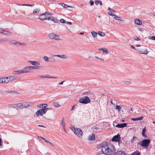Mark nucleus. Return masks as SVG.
Masks as SVG:
<instances>
[{
  "mask_svg": "<svg viewBox=\"0 0 155 155\" xmlns=\"http://www.w3.org/2000/svg\"><path fill=\"white\" fill-rule=\"evenodd\" d=\"M116 149L113 145L110 144L107 148L103 149V154L106 155H114L115 153Z\"/></svg>",
  "mask_w": 155,
  "mask_h": 155,
  "instance_id": "1",
  "label": "nucleus"
},
{
  "mask_svg": "<svg viewBox=\"0 0 155 155\" xmlns=\"http://www.w3.org/2000/svg\"><path fill=\"white\" fill-rule=\"evenodd\" d=\"M150 142V140L149 139H144L143 140L139 142L138 143V145H140L142 147H145L146 148H148Z\"/></svg>",
  "mask_w": 155,
  "mask_h": 155,
  "instance_id": "2",
  "label": "nucleus"
},
{
  "mask_svg": "<svg viewBox=\"0 0 155 155\" xmlns=\"http://www.w3.org/2000/svg\"><path fill=\"white\" fill-rule=\"evenodd\" d=\"M79 101L80 103L86 104L90 103L91 102V100L90 98L87 96H84V98H80Z\"/></svg>",
  "mask_w": 155,
  "mask_h": 155,
  "instance_id": "3",
  "label": "nucleus"
},
{
  "mask_svg": "<svg viewBox=\"0 0 155 155\" xmlns=\"http://www.w3.org/2000/svg\"><path fill=\"white\" fill-rule=\"evenodd\" d=\"M73 129H72L74 133L76 135H77L78 137H81L83 134V132L82 130L80 128H76L74 127H73Z\"/></svg>",
  "mask_w": 155,
  "mask_h": 155,
  "instance_id": "4",
  "label": "nucleus"
},
{
  "mask_svg": "<svg viewBox=\"0 0 155 155\" xmlns=\"http://www.w3.org/2000/svg\"><path fill=\"white\" fill-rule=\"evenodd\" d=\"M48 36L50 38L54 39L56 40H58L60 39L59 35H57L53 33L49 34Z\"/></svg>",
  "mask_w": 155,
  "mask_h": 155,
  "instance_id": "5",
  "label": "nucleus"
},
{
  "mask_svg": "<svg viewBox=\"0 0 155 155\" xmlns=\"http://www.w3.org/2000/svg\"><path fill=\"white\" fill-rule=\"evenodd\" d=\"M121 139L120 135L119 134H117V135L114 136L112 139V141L115 142H119Z\"/></svg>",
  "mask_w": 155,
  "mask_h": 155,
  "instance_id": "6",
  "label": "nucleus"
},
{
  "mask_svg": "<svg viewBox=\"0 0 155 155\" xmlns=\"http://www.w3.org/2000/svg\"><path fill=\"white\" fill-rule=\"evenodd\" d=\"M33 103L31 102H27L24 103H22V105L20 107L21 108H23L27 107H28L30 106L31 104L33 105Z\"/></svg>",
  "mask_w": 155,
  "mask_h": 155,
  "instance_id": "7",
  "label": "nucleus"
},
{
  "mask_svg": "<svg viewBox=\"0 0 155 155\" xmlns=\"http://www.w3.org/2000/svg\"><path fill=\"white\" fill-rule=\"evenodd\" d=\"M110 144H108V143L107 141H104L101 143V147H102L101 149V151L103 152V149L107 148Z\"/></svg>",
  "mask_w": 155,
  "mask_h": 155,
  "instance_id": "8",
  "label": "nucleus"
},
{
  "mask_svg": "<svg viewBox=\"0 0 155 155\" xmlns=\"http://www.w3.org/2000/svg\"><path fill=\"white\" fill-rule=\"evenodd\" d=\"M108 14L109 15L114 16V18L116 20H119L120 21H123V20L120 17H119L117 16L116 15L114 14H111L110 13H109V12H108Z\"/></svg>",
  "mask_w": 155,
  "mask_h": 155,
  "instance_id": "9",
  "label": "nucleus"
},
{
  "mask_svg": "<svg viewBox=\"0 0 155 155\" xmlns=\"http://www.w3.org/2000/svg\"><path fill=\"white\" fill-rule=\"evenodd\" d=\"M127 124L126 123L117 124L116 126L117 127L119 128H123L127 127Z\"/></svg>",
  "mask_w": 155,
  "mask_h": 155,
  "instance_id": "10",
  "label": "nucleus"
},
{
  "mask_svg": "<svg viewBox=\"0 0 155 155\" xmlns=\"http://www.w3.org/2000/svg\"><path fill=\"white\" fill-rule=\"evenodd\" d=\"M5 79H7L8 81L7 82L8 83L9 82H12L14 80H15L16 78L15 76H10L9 77H5Z\"/></svg>",
  "mask_w": 155,
  "mask_h": 155,
  "instance_id": "11",
  "label": "nucleus"
},
{
  "mask_svg": "<svg viewBox=\"0 0 155 155\" xmlns=\"http://www.w3.org/2000/svg\"><path fill=\"white\" fill-rule=\"evenodd\" d=\"M138 52L140 54H147L149 52L146 49H139Z\"/></svg>",
  "mask_w": 155,
  "mask_h": 155,
  "instance_id": "12",
  "label": "nucleus"
},
{
  "mask_svg": "<svg viewBox=\"0 0 155 155\" xmlns=\"http://www.w3.org/2000/svg\"><path fill=\"white\" fill-rule=\"evenodd\" d=\"M114 155H127V154L124 151H118L115 153Z\"/></svg>",
  "mask_w": 155,
  "mask_h": 155,
  "instance_id": "13",
  "label": "nucleus"
},
{
  "mask_svg": "<svg viewBox=\"0 0 155 155\" xmlns=\"http://www.w3.org/2000/svg\"><path fill=\"white\" fill-rule=\"evenodd\" d=\"M28 72V71L22 70L15 71L13 72V74H20L22 73H26Z\"/></svg>",
  "mask_w": 155,
  "mask_h": 155,
  "instance_id": "14",
  "label": "nucleus"
},
{
  "mask_svg": "<svg viewBox=\"0 0 155 155\" xmlns=\"http://www.w3.org/2000/svg\"><path fill=\"white\" fill-rule=\"evenodd\" d=\"M36 115L37 116H42L45 113L42 111H41L39 109H38L35 113Z\"/></svg>",
  "mask_w": 155,
  "mask_h": 155,
  "instance_id": "15",
  "label": "nucleus"
},
{
  "mask_svg": "<svg viewBox=\"0 0 155 155\" xmlns=\"http://www.w3.org/2000/svg\"><path fill=\"white\" fill-rule=\"evenodd\" d=\"M135 23L137 25H142V21L139 19H135L134 20Z\"/></svg>",
  "mask_w": 155,
  "mask_h": 155,
  "instance_id": "16",
  "label": "nucleus"
},
{
  "mask_svg": "<svg viewBox=\"0 0 155 155\" xmlns=\"http://www.w3.org/2000/svg\"><path fill=\"white\" fill-rule=\"evenodd\" d=\"M1 33L7 35H11L12 34L11 33L4 30L1 31Z\"/></svg>",
  "mask_w": 155,
  "mask_h": 155,
  "instance_id": "17",
  "label": "nucleus"
},
{
  "mask_svg": "<svg viewBox=\"0 0 155 155\" xmlns=\"http://www.w3.org/2000/svg\"><path fill=\"white\" fill-rule=\"evenodd\" d=\"M28 62L31 63V64L33 65H40L39 63L35 61H28Z\"/></svg>",
  "mask_w": 155,
  "mask_h": 155,
  "instance_id": "18",
  "label": "nucleus"
},
{
  "mask_svg": "<svg viewBox=\"0 0 155 155\" xmlns=\"http://www.w3.org/2000/svg\"><path fill=\"white\" fill-rule=\"evenodd\" d=\"M143 116H141L140 117H138L137 118H132L131 120H132L134 121H136L137 120H142L143 119Z\"/></svg>",
  "mask_w": 155,
  "mask_h": 155,
  "instance_id": "19",
  "label": "nucleus"
},
{
  "mask_svg": "<svg viewBox=\"0 0 155 155\" xmlns=\"http://www.w3.org/2000/svg\"><path fill=\"white\" fill-rule=\"evenodd\" d=\"M8 81L7 79H5V77H3V78H0V83H7Z\"/></svg>",
  "mask_w": 155,
  "mask_h": 155,
  "instance_id": "20",
  "label": "nucleus"
},
{
  "mask_svg": "<svg viewBox=\"0 0 155 155\" xmlns=\"http://www.w3.org/2000/svg\"><path fill=\"white\" fill-rule=\"evenodd\" d=\"M95 139V136L94 134H92L91 135H90L88 137V140H94Z\"/></svg>",
  "mask_w": 155,
  "mask_h": 155,
  "instance_id": "21",
  "label": "nucleus"
},
{
  "mask_svg": "<svg viewBox=\"0 0 155 155\" xmlns=\"http://www.w3.org/2000/svg\"><path fill=\"white\" fill-rule=\"evenodd\" d=\"M6 93H10L12 94H19V93L16 91H6Z\"/></svg>",
  "mask_w": 155,
  "mask_h": 155,
  "instance_id": "22",
  "label": "nucleus"
},
{
  "mask_svg": "<svg viewBox=\"0 0 155 155\" xmlns=\"http://www.w3.org/2000/svg\"><path fill=\"white\" fill-rule=\"evenodd\" d=\"M99 50L100 51H102L104 53H109V51L106 48H102L99 49Z\"/></svg>",
  "mask_w": 155,
  "mask_h": 155,
  "instance_id": "23",
  "label": "nucleus"
},
{
  "mask_svg": "<svg viewBox=\"0 0 155 155\" xmlns=\"http://www.w3.org/2000/svg\"><path fill=\"white\" fill-rule=\"evenodd\" d=\"M50 109L52 110V108H45L43 107H42V108L41 109H39V110L45 113H46L48 110Z\"/></svg>",
  "mask_w": 155,
  "mask_h": 155,
  "instance_id": "24",
  "label": "nucleus"
},
{
  "mask_svg": "<svg viewBox=\"0 0 155 155\" xmlns=\"http://www.w3.org/2000/svg\"><path fill=\"white\" fill-rule=\"evenodd\" d=\"M51 20L53 21L54 23H58L59 22V21L57 18L55 17H52L51 19Z\"/></svg>",
  "mask_w": 155,
  "mask_h": 155,
  "instance_id": "25",
  "label": "nucleus"
},
{
  "mask_svg": "<svg viewBox=\"0 0 155 155\" xmlns=\"http://www.w3.org/2000/svg\"><path fill=\"white\" fill-rule=\"evenodd\" d=\"M64 118H62V119L61 120V126H62L63 128V129H64V128H65V123L64 122Z\"/></svg>",
  "mask_w": 155,
  "mask_h": 155,
  "instance_id": "26",
  "label": "nucleus"
},
{
  "mask_svg": "<svg viewBox=\"0 0 155 155\" xmlns=\"http://www.w3.org/2000/svg\"><path fill=\"white\" fill-rule=\"evenodd\" d=\"M97 34L100 36H101L102 37H104L105 35V34L104 33L102 32L99 31L98 32Z\"/></svg>",
  "mask_w": 155,
  "mask_h": 155,
  "instance_id": "27",
  "label": "nucleus"
},
{
  "mask_svg": "<svg viewBox=\"0 0 155 155\" xmlns=\"http://www.w3.org/2000/svg\"><path fill=\"white\" fill-rule=\"evenodd\" d=\"M95 4L96 5H98L99 4H100V5L101 6L102 5V2L101 1H100V0H97V1H95Z\"/></svg>",
  "mask_w": 155,
  "mask_h": 155,
  "instance_id": "28",
  "label": "nucleus"
},
{
  "mask_svg": "<svg viewBox=\"0 0 155 155\" xmlns=\"http://www.w3.org/2000/svg\"><path fill=\"white\" fill-rule=\"evenodd\" d=\"M39 77H40L43 78H57L56 77H51L49 76H44L42 75H39Z\"/></svg>",
  "mask_w": 155,
  "mask_h": 155,
  "instance_id": "29",
  "label": "nucleus"
},
{
  "mask_svg": "<svg viewBox=\"0 0 155 155\" xmlns=\"http://www.w3.org/2000/svg\"><path fill=\"white\" fill-rule=\"evenodd\" d=\"M91 34L94 38L96 37L97 36V33L94 31L91 32Z\"/></svg>",
  "mask_w": 155,
  "mask_h": 155,
  "instance_id": "30",
  "label": "nucleus"
},
{
  "mask_svg": "<svg viewBox=\"0 0 155 155\" xmlns=\"http://www.w3.org/2000/svg\"><path fill=\"white\" fill-rule=\"evenodd\" d=\"M137 137H136L134 136L133 137L132 139L130 140V142L131 143H134L136 140H137Z\"/></svg>",
  "mask_w": 155,
  "mask_h": 155,
  "instance_id": "31",
  "label": "nucleus"
},
{
  "mask_svg": "<svg viewBox=\"0 0 155 155\" xmlns=\"http://www.w3.org/2000/svg\"><path fill=\"white\" fill-rule=\"evenodd\" d=\"M122 108V107L119 105H117L116 107V109L117 110L118 112H120Z\"/></svg>",
  "mask_w": 155,
  "mask_h": 155,
  "instance_id": "32",
  "label": "nucleus"
},
{
  "mask_svg": "<svg viewBox=\"0 0 155 155\" xmlns=\"http://www.w3.org/2000/svg\"><path fill=\"white\" fill-rule=\"evenodd\" d=\"M17 42H18L17 41H16L15 40H12V41H10V42L11 44L15 45H16L18 46V45H17Z\"/></svg>",
  "mask_w": 155,
  "mask_h": 155,
  "instance_id": "33",
  "label": "nucleus"
},
{
  "mask_svg": "<svg viewBox=\"0 0 155 155\" xmlns=\"http://www.w3.org/2000/svg\"><path fill=\"white\" fill-rule=\"evenodd\" d=\"M30 67V66H26V67H25V68H23V70L22 71H28L27 73L29 72L30 71L28 70V69H30V68H27V67Z\"/></svg>",
  "mask_w": 155,
  "mask_h": 155,
  "instance_id": "34",
  "label": "nucleus"
},
{
  "mask_svg": "<svg viewBox=\"0 0 155 155\" xmlns=\"http://www.w3.org/2000/svg\"><path fill=\"white\" fill-rule=\"evenodd\" d=\"M53 105L54 107H61V105L59 104L58 103H54Z\"/></svg>",
  "mask_w": 155,
  "mask_h": 155,
  "instance_id": "35",
  "label": "nucleus"
},
{
  "mask_svg": "<svg viewBox=\"0 0 155 155\" xmlns=\"http://www.w3.org/2000/svg\"><path fill=\"white\" fill-rule=\"evenodd\" d=\"M108 11H109L110 12V13H111V14H113L112 13L113 12H115L114 11V10H113V9H111L110 7H108Z\"/></svg>",
  "mask_w": 155,
  "mask_h": 155,
  "instance_id": "36",
  "label": "nucleus"
},
{
  "mask_svg": "<svg viewBox=\"0 0 155 155\" xmlns=\"http://www.w3.org/2000/svg\"><path fill=\"white\" fill-rule=\"evenodd\" d=\"M40 11L39 9H35L33 10V13L34 14L38 13Z\"/></svg>",
  "mask_w": 155,
  "mask_h": 155,
  "instance_id": "37",
  "label": "nucleus"
},
{
  "mask_svg": "<svg viewBox=\"0 0 155 155\" xmlns=\"http://www.w3.org/2000/svg\"><path fill=\"white\" fill-rule=\"evenodd\" d=\"M58 4L61 5L64 8H67L68 5L63 3H58Z\"/></svg>",
  "mask_w": 155,
  "mask_h": 155,
  "instance_id": "38",
  "label": "nucleus"
},
{
  "mask_svg": "<svg viewBox=\"0 0 155 155\" xmlns=\"http://www.w3.org/2000/svg\"><path fill=\"white\" fill-rule=\"evenodd\" d=\"M27 68L30 69H37V66H30V67H27Z\"/></svg>",
  "mask_w": 155,
  "mask_h": 155,
  "instance_id": "39",
  "label": "nucleus"
},
{
  "mask_svg": "<svg viewBox=\"0 0 155 155\" xmlns=\"http://www.w3.org/2000/svg\"><path fill=\"white\" fill-rule=\"evenodd\" d=\"M44 68V66H37V69L42 70Z\"/></svg>",
  "mask_w": 155,
  "mask_h": 155,
  "instance_id": "40",
  "label": "nucleus"
},
{
  "mask_svg": "<svg viewBox=\"0 0 155 155\" xmlns=\"http://www.w3.org/2000/svg\"><path fill=\"white\" fill-rule=\"evenodd\" d=\"M44 59L46 61L48 62L49 61L48 58L46 56H44Z\"/></svg>",
  "mask_w": 155,
  "mask_h": 155,
  "instance_id": "41",
  "label": "nucleus"
},
{
  "mask_svg": "<svg viewBox=\"0 0 155 155\" xmlns=\"http://www.w3.org/2000/svg\"><path fill=\"white\" fill-rule=\"evenodd\" d=\"M46 18H45L44 19H42V20H50V19L51 20V18H52L51 17H47V16H46Z\"/></svg>",
  "mask_w": 155,
  "mask_h": 155,
  "instance_id": "42",
  "label": "nucleus"
},
{
  "mask_svg": "<svg viewBox=\"0 0 155 155\" xmlns=\"http://www.w3.org/2000/svg\"><path fill=\"white\" fill-rule=\"evenodd\" d=\"M60 22L61 23H66V21L65 20H64V19L61 18L60 20Z\"/></svg>",
  "mask_w": 155,
  "mask_h": 155,
  "instance_id": "43",
  "label": "nucleus"
},
{
  "mask_svg": "<svg viewBox=\"0 0 155 155\" xmlns=\"http://www.w3.org/2000/svg\"><path fill=\"white\" fill-rule=\"evenodd\" d=\"M31 5V4H22L21 5L22 6H33V5Z\"/></svg>",
  "mask_w": 155,
  "mask_h": 155,
  "instance_id": "44",
  "label": "nucleus"
},
{
  "mask_svg": "<svg viewBox=\"0 0 155 155\" xmlns=\"http://www.w3.org/2000/svg\"><path fill=\"white\" fill-rule=\"evenodd\" d=\"M134 40H135V41H139V40H141L138 37H134Z\"/></svg>",
  "mask_w": 155,
  "mask_h": 155,
  "instance_id": "45",
  "label": "nucleus"
},
{
  "mask_svg": "<svg viewBox=\"0 0 155 155\" xmlns=\"http://www.w3.org/2000/svg\"><path fill=\"white\" fill-rule=\"evenodd\" d=\"M61 58L63 59H67V57L66 55L62 54L61 55Z\"/></svg>",
  "mask_w": 155,
  "mask_h": 155,
  "instance_id": "46",
  "label": "nucleus"
},
{
  "mask_svg": "<svg viewBox=\"0 0 155 155\" xmlns=\"http://www.w3.org/2000/svg\"><path fill=\"white\" fill-rule=\"evenodd\" d=\"M17 45H18V46L19 45H25L26 44L24 43H20L18 42Z\"/></svg>",
  "mask_w": 155,
  "mask_h": 155,
  "instance_id": "47",
  "label": "nucleus"
},
{
  "mask_svg": "<svg viewBox=\"0 0 155 155\" xmlns=\"http://www.w3.org/2000/svg\"><path fill=\"white\" fill-rule=\"evenodd\" d=\"M48 106V104H43V106L42 107L43 108H49L48 107H47Z\"/></svg>",
  "mask_w": 155,
  "mask_h": 155,
  "instance_id": "48",
  "label": "nucleus"
},
{
  "mask_svg": "<svg viewBox=\"0 0 155 155\" xmlns=\"http://www.w3.org/2000/svg\"><path fill=\"white\" fill-rule=\"evenodd\" d=\"M149 38L150 39L154 40L155 41V36H153L150 37Z\"/></svg>",
  "mask_w": 155,
  "mask_h": 155,
  "instance_id": "49",
  "label": "nucleus"
},
{
  "mask_svg": "<svg viewBox=\"0 0 155 155\" xmlns=\"http://www.w3.org/2000/svg\"><path fill=\"white\" fill-rule=\"evenodd\" d=\"M89 3L91 6H93L94 5V2L92 0L90 1Z\"/></svg>",
  "mask_w": 155,
  "mask_h": 155,
  "instance_id": "50",
  "label": "nucleus"
},
{
  "mask_svg": "<svg viewBox=\"0 0 155 155\" xmlns=\"http://www.w3.org/2000/svg\"><path fill=\"white\" fill-rule=\"evenodd\" d=\"M142 135L144 137L147 138V135L145 134V133H142Z\"/></svg>",
  "mask_w": 155,
  "mask_h": 155,
  "instance_id": "51",
  "label": "nucleus"
},
{
  "mask_svg": "<svg viewBox=\"0 0 155 155\" xmlns=\"http://www.w3.org/2000/svg\"><path fill=\"white\" fill-rule=\"evenodd\" d=\"M43 140H44V141H45V142H46L47 143H49L50 144H51V145H53L50 142H49V141L47 139H46V138H44V139H43Z\"/></svg>",
  "mask_w": 155,
  "mask_h": 155,
  "instance_id": "52",
  "label": "nucleus"
},
{
  "mask_svg": "<svg viewBox=\"0 0 155 155\" xmlns=\"http://www.w3.org/2000/svg\"><path fill=\"white\" fill-rule=\"evenodd\" d=\"M48 13V12H46L45 13H44L43 14H40V16H45Z\"/></svg>",
  "mask_w": 155,
  "mask_h": 155,
  "instance_id": "53",
  "label": "nucleus"
},
{
  "mask_svg": "<svg viewBox=\"0 0 155 155\" xmlns=\"http://www.w3.org/2000/svg\"><path fill=\"white\" fill-rule=\"evenodd\" d=\"M2 42L3 41H8V39L6 38H1Z\"/></svg>",
  "mask_w": 155,
  "mask_h": 155,
  "instance_id": "54",
  "label": "nucleus"
},
{
  "mask_svg": "<svg viewBox=\"0 0 155 155\" xmlns=\"http://www.w3.org/2000/svg\"><path fill=\"white\" fill-rule=\"evenodd\" d=\"M146 131V127H145L142 130V133H145Z\"/></svg>",
  "mask_w": 155,
  "mask_h": 155,
  "instance_id": "55",
  "label": "nucleus"
},
{
  "mask_svg": "<svg viewBox=\"0 0 155 155\" xmlns=\"http://www.w3.org/2000/svg\"><path fill=\"white\" fill-rule=\"evenodd\" d=\"M138 30L139 31H141L142 32H143V29L140 28H138Z\"/></svg>",
  "mask_w": 155,
  "mask_h": 155,
  "instance_id": "56",
  "label": "nucleus"
},
{
  "mask_svg": "<svg viewBox=\"0 0 155 155\" xmlns=\"http://www.w3.org/2000/svg\"><path fill=\"white\" fill-rule=\"evenodd\" d=\"M40 106H39V105L37 106V107H42L43 106V104H39Z\"/></svg>",
  "mask_w": 155,
  "mask_h": 155,
  "instance_id": "57",
  "label": "nucleus"
},
{
  "mask_svg": "<svg viewBox=\"0 0 155 155\" xmlns=\"http://www.w3.org/2000/svg\"><path fill=\"white\" fill-rule=\"evenodd\" d=\"M128 107L130 108V110L131 111H133V108H132V107H131V105H130L129 106H128Z\"/></svg>",
  "mask_w": 155,
  "mask_h": 155,
  "instance_id": "58",
  "label": "nucleus"
},
{
  "mask_svg": "<svg viewBox=\"0 0 155 155\" xmlns=\"http://www.w3.org/2000/svg\"><path fill=\"white\" fill-rule=\"evenodd\" d=\"M2 140L1 138L0 137V147L2 145Z\"/></svg>",
  "mask_w": 155,
  "mask_h": 155,
  "instance_id": "59",
  "label": "nucleus"
},
{
  "mask_svg": "<svg viewBox=\"0 0 155 155\" xmlns=\"http://www.w3.org/2000/svg\"><path fill=\"white\" fill-rule=\"evenodd\" d=\"M55 61V59H50L49 61L51 62H53Z\"/></svg>",
  "mask_w": 155,
  "mask_h": 155,
  "instance_id": "60",
  "label": "nucleus"
},
{
  "mask_svg": "<svg viewBox=\"0 0 155 155\" xmlns=\"http://www.w3.org/2000/svg\"><path fill=\"white\" fill-rule=\"evenodd\" d=\"M45 18H46V17H45L44 18H38L41 21H44V20H42V19H44Z\"/></svg>",
  "mask_w": 155,
  "mask_h": 155,
  "instance_id": "61",
  "label": "nucleus"
},
{
  "mask_svg": "<svg viewBox=\"0 0 155 155\" xmlns=\"http://www.w3.org/2000/svg\"><path fill=\"white\" fill-rule=\"evenodd\" d=\"M8 106H9V107H14L15 105L13 104H9Z\"/></svg>",
  "mask_w": 155,
  "mask_h": 155,
  "instance_id": "62",
  "label": "nucleus"
},
{
  "mask_svg": "<svg viewBox=\"0 0 155 155\" xmlns=\"http://www.w3.org/2000/svg\"><path fill=\"white\" fill-rule=\"evenodd\" d=\"M137 155V154H136V151L133 152L131 154V155Z\"/></svg>",
  "mask_w": 155,
  "mask_h": 155,
  "instance_id": "63",
  "label": "nucleus"
},
{
  "mask_svg": "<svg viewBox=\"0 0 155 155\" xmlns=\"http://www.w3.org/2000/svg\"><path fill=\"white\" fill-rule=\"evenodd\" d=\"M67 24H68V25H71L72 24V23L71 22H69V21H68V22H66V23Z\"/></svg>",
  "mask_w": 155,
  "mask_h": 155,
  "instance_id": "64",
  "label": "nucleus"
}]
</instances>
